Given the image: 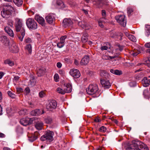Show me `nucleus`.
<instances>
[{
  "instance_id": "f257e3e1",
  "label": "nucleus",
  "mask_w": 150,
  "mask_h": 150,
  "mask_svg": "<svg viewBox=\"0 0 150 150\" xmlns=\"http://www.w3.org/2000/svg\"><path fill=\"white\" fill-rule=\"evenodd\" d=\"M15 30L17 32H20L17 33V36L19 40L21 42L22 41L25 35V30L23 27L22 21L20 19H17L16 21Z\"/></svg>"
},
{
  "instance_id": "f03ea898",
  "label": "nucleus",
  "mask_w": 150,
  "mask_h": 150,
  "mask_svg": "<svg viewBox=\"0 0 150 150\" xmlns=\"http://www.w3.org/2000/svg\"><path fill=\"white\" fill-rule=\"evenodd\" d=\"M126 150H149L147 146L140 141H133Z\"/></svg>"
},
{
  "instance_id": "72a5a7b5",
  "label": "nucleus",
  "mask_w": 150,
  "mask_h": 150,
  "mask_svg": "<svg viewBox=\"0 0 150 150\" xmlns=\"http://www.w3.org/2000/svg\"><path fill=\"white\" fill-rule=\"evenodd\" d=\"M43 124L42 122L37 123L35 125L36 128L38 130H41L42 129Z\"/></svg>"
},
{
  "instance_id": "69168bd1",
  "label": "nucleus",
  "mask_w": 150,
  "mask_h": 150,
  "mask_svg": "<svg viewBox=\"0 0 150 150\" xmlns=\"http://www.w3.org/2000/svg\"><path fill=\"white\" fill-rule=\"evenodd\" d=\"M129 84L131 86H134L136 85V83L134 82H130Z\"/></svg>"
},
{
  "instance_id": "37998d69",
  "label": "nucleus",
  "mask_w": 150,
  "mask_h": 150,
  "mask_svg": "<svg viewBox=\"0 0 150 150\" xmlns=\"http://www.w3.org/2000/svg\"><path fill=\"white\" fill-rule=\"evenodd\" d=\"M67 36L66 35H64L62 36L60 38V42L64 44L65 39L67 38Z\"/></svg>"
},
{
  "instance_id": "774afa93",
  "label": "nucleus",
  "mask_w": 150,
  "mask_h": 150,
  "mask_svg": "<svg viewBox=\"0 0 150 150\" xmlns=\"http://www.w3.org/2000/svg\"><path fill=\"white\" fill-rule=\"evenodd\" d=\"M144 46L147 48H150V42L146 43Z\"/></svg>"
},
{
  "instance_id": "a211bd4d",
  "label": "nucleus",
  "mask_w": 150,
  "mask_h": 150,
  "mask_svg": "<svg viewBox=\"0 0 150 150\" xmlns=\"http://www.w3.org/2000/svg\"><path fill=\"white\" fill-rule=\"evenodd\" d=\"M10 51L13 53H17L19 51V49L15 42H13L11 45Z\"/></svg>"
},
{
  "instance_id": "052dcab7",
  "label": "nucleus",
  "mask_w": 150,
  "mask_h": 150,
  "mask_svg": "<svg viewBox=\"0 0 150 150\" xmlns=\"http://www.w3.org/2000/svg\"><path fill=\"white\" fill-rule=\"evenodd\" d=\"M127 13L129 14H130L131 13L133 12V10L132 8H128L127 9Z\"/></svg>"
},
{
  "instance_id": "c85d7f7f",
  "label": "nucleus",
  "mask_w": 150,
  "mask_h": 150,
  "mask_svg": "<svg viewBox=\"0 0 150 150\" xmlns=\"http://www.w3.org/2000/svg\"><path fill=\"white\" fill-rule=\"evenodd\" d=\"M45 122L48 124H51L53 122L52 118L50 117H47L45 119Z\"/></svg>"
},
{
  "instance_id": "e2e57ef3",
  "label": "nucleus",
  "mask_w": 150,
  "mask_h": 150,
  "mask_svg": "<svg viewBox=\"0 0 150 150\" xmlns=\"http://www.w3.org/2000/svg\"><path fill=\"white\" fill-rule=\"evenodd\" d=\"M28 13L29 15L30 16H31L32 15H33L34 14V12H33V11H32L31 10H30L28 11Z\"/></svg>"
},
{
  "instance_id": "6ab92c4d",
  "label": "nucleus",
  "mask_w": 150,
  "mask_h": 150,
  "mask_svg": "<svg viewBox=\"0 0 150 150\" xmlns=\"http://www.w3.org/2000/svg\"><path fill=\"white\" fill-rule=\"evenodd\" d=\"M89 59V57L88 56H85L80 61V64L81 65H86L88 63Z\"/></svg>"
},
{
  "instance_id": "c756f323",
  "label": "nucleus",
  "mask_w": 150,
  "mask_h": 150,
  "mask_svg": "<svg viewBox=\"0 0 150 150\" xmlns=\"http://www.w3.org/2000/svg\"><path fill=\"white\" fill-rule=\"evenodd\" d=\"M143 95L145 98H147L150 97V93L148 89H145L143 91Z\"/></svg>"
},
{
  "instance_id": "de8ad7c7",
  "label": "nucleus",
  "mask_w": 150,
  "mask_h": 150,
  "mask_svg": "<svg viewBox=\"0 0 150 150\" xmlns=\"http://www.w3.org/2000/svg\"><path fill=\"white\" fill-rule=\"evenodd\" d=\"M84 27L83 28L85 29V30H88L90 29L91 28V26L89 25L88 24L85 23L84 25Z\"/></svg>"
},
{
  "instance_id": "864d4df0",
  "label": "nucleus",
  "mask_w": 150,
  "mask_h": 150,
  "mask_svg": "<svg viewBox=\"0 0 150 150\" xmlns=\"http://www.w3.org/2000/svg\"><path fill=\"white\" fill-rule=\"evenodd\" d=\"M100 49L102 51L107 50L108 49V47L106 46H101Z\"/></svg>"
},
{
  "instance_id": "6e6d98bb",
  "label": "nucleus",
  "mask_w": 150,
  "mask_h": 150,
  "mask_svg": "<svg viewBox=\"0 0 150 150\" xmlns=\"http://www.w3.org/2000/svg\"><path fill=\"white\" fill-rule=\"evenodd\" d=\"M85 23L84 22H79L78 23V25L79 26L81 27L82 28H83L84 27V25Z\"/></svg>"
},
{
  "instance_id": "2eb2a0df",
  "label": "nucleus",
  "mask_w": 150,
  "mask_h": 150,
  "mask_svg": "<svg viewBox=\"0 0 150 150\" xmlns=\"http://www.w3.org/2000/svg\"><path fill=\"white\" fill-rule=\"evenodd\" d=\"M35 19L41 24L42 26H44L45 25V20L42 17L39 15H36L35 17Z\"/></svg>"
},
{
  "instance_id": "79ce46f5",
  "label": "nucleus",
  "mask_w": 150,
  "mask_h": 150,
  "mask_svg": "<svg viewBox=\"0 0 150 150\" xmlns=\"http://www.w3.org/2000/svg\"><path fill=\"white\" fill-rule=\"evenodd\" d=\"M105 20H102V21H100V19L99 20V21H98V24L99 26L101 28H103L104 27V25L103 24V23H104L105 22Z\"/></svg>"
},
{
  "instance_id": "473e14b6",
  "label": "nucleus",
  "mask_w": 150,
  "mask_h": 150,
  "mask_svg": "<svg viewBox=\"0 0 150 150\" xmlns=\"http://www.w3.org/2000/svg\"><path fill=\"white\" fill-rule=\"evenodd\" d=\"M16 9L12 7L11 6H10V15L11 16H14L16 15L15 13Z\"/></svg>"
},
{
  "instance_id": "c03bdc74",
  "label": "nucleus",
  "mask_w": 150,
  "mask_h": 150,
  "mask_svg": "<svg viewBox=\"0 0 150 150\" xmlns=\"http://www.w3.org/2000/svg\"><path fill=\"white\" fill-rule=\"evenodd\" d=\"M45 95V92L43 91H41L39 93V96L41 98H43Z\"/></svg>"
},
{
  "instance_id": "39448f33",
  "label": "nucleus",
  "mask_w": 150,
  "mask_h": 150,
  "mask_svg": "<svg viewBox=\"0 0 150 150\" xmlns=\"http://www.w3.org/2000/svg\"><path fill=\"white\" fill-rule=\"evenodd\" d=\"M26 24L28 28L30 30H34L37 28V24L34 19L28 18L27 19Z\"/></svg>"
},
{
  "instance_id": "58836bf2",
  "label": "nucleus",
  "mask_w": 150,
  "mask_h": 150,
  "mask_svg": "<svg viewBox=\"0 0 150 150\" xmlns=\"http://www.w3.org/2000/svg\"><path fill=\"white\" fill-rule=\"evenodd\" d=\"M107 130V128L104 126H102L99 129V131L102 133H104Z\"/></svg>"
},
{
  "instance_id": "a878e982",
  "label": "nucleus",
  "mask_w": 150,
  "mask_h": 150,
  "mask_svg": "<svg viewBox=\"0 0 150 150\" xmlns=\"http://www.w3.org/2000/svg\"><path fill=\"white\" fill-rule=\"evenodd\" d=\"M72 86L70 84H67L66 88H64L66 93H69L71 92L72 91Z\"/></svg>"
},
{
  "instance_id": "b1692460",
  "label": "nucleus",
  "mask_w": 150,
  "mask_h": 150,
  "mask_svg": "<svg viewBox=\"0 0 150 150\" xmlns=\"http://www.w3.org/2000/svg\"><path fill=\"white\" fill-rule=\"evenodd\" d=\"M100 75L103 78V79L104 78H108L109 76V75L108 73L104 70L101 71L100 72Z\"/></svg>"
},
{
  "instance_id": "20e7f679",
  "label": "nucleus",
  "mask_w": 150,
  "mask_h": 150,
  "mask_svg": "<svg viewBox=\"0 0 150 150\" xmlns=\"http://www.w3.org/2000/svg\"><path fill=\"white\" fill-rule=\"evenodd\" d=\"M54 134L52 131L50 130L46 131L45 134L41 137L40 139L42 141H46L48 143H49L53 140Z\"/></svg>"
},
{
  "instance_id": "f8f14e48",
  "label": "nucleus",
  "mask_w": 150,
  "mask_h": 150,
  "mask_svg": "<svg viewBox=\"0 0 150 150\" xmlns=\"http://www.w3.org/2000/svg\"><path fill=\"white\" fill-rule=\"evenodd\" d=\"M70 75L75 78H78L81 75L79 71L77 69H71L69 71Z\"/></svg>"
},
{
  "instance_id": "4be33fe9",
  "label": "nucleus",
  "mask_w": 150,
  "mask_h": 150,
  "mask_svg": "<svg viewBox=\"0 0 150 150\" xmlns=\"http://www.w3.org/2000/svg\"><path fill=\"white\" fill-rule=\"evenodd\" d=\"M37 74L39 76H41L44 75L46 72V69L44 67L39 68L37 70Z\"/></svg>"
},
{
  "instance_id": "bf43d9fd",
  "label": "nucleus",
  "mask_w": 150,
  "mask_h": 150,
  "mask_svg": "<svg viewBox=\"0 0 150 150\" xmlns=\"http://www.w3.org/2000/svg\"><path fill=\"white\" fill-rule=\"evenodd\" d=\"M16 90L17 92L19 93L22 92L23 91V89L20 87L17 88Z\"/></svg>"
},
{
  "instance_id": "9b49d317",
  "label": "nucleus",
  "mask_w": 150,
  "mask_h": 150,
  "mask_svg": "<svg viewBox=\"0 0 150 150\" xmlns=\"http://www.w3.org/2000/svg\"><path fill=\"white\" fill-rule=\"evenodd\" d=\"M95 3H94V4L96 5L98 8L101 7L103 4L106 5L109 4L108 0H95Z\"/></svg>"
},
{
  "instance_id": "5fc2aeb1",
  "label": "nucleus",
  "mask_w": 150,
  "mask_h": 150,
  "mask_svg": "<svg viewBox=\"0 0 150 150\" xmlns=\"http://www.w3.org/2000/svg\"><path fill=\"white\" fill-rule=\"evenodd\" d=\"M4 30L5 32L8 35L9 34V27L8 26H6L5 27Z\"/></svg>"
},
{
  "instance_id": "e433bc0d",
  "label": "nucleus",
  "mask_w": 150,
  "mask_h": 150,
  "mask_svg": "<svg viewBox=\"0 0 150 150\" xmlns=\"http://www.w3.org/2000/svg\"><path fill=\"white\" fill-rule=\"evenodd\" d=\"M16 131L18 134H22L23 132V128L20 127L18 126L16 128Z\"/></svg>"
},
{
  "instance_id": "423d86ee",
  "label": "nucleus",
  "mask_w": 150,
  "mask_h": 150,
  "mask_svg": "<svg viewBox=\"0 0 150 150\" xmlns=\"http://www.w3.org/2000/svg\"><path fill=\"white\" fill-rule=\"evenodd\" d=\"M37 119V118L34 117L31 118L26 117L21 119L20 122L23 125L26 126L31 124L33 122H35V120H36Z\"/></svg>"
},
{
  "instance_id": "3c124183",
  "label": "nucleus",
  "mask_w": 150,
  "mask_h": 150,
  "mask_svg": "<svg viewBox=\"0 0 150 150\" xmlns=\"http://www.w3.org/2000/svg\"><path fill=\"white\" fill-rule=\"evenodd\" d=\"M122 74L121 71L118 70H115V74L117 75H120Z\"/></svg>"
},
{
  "instance_id": "1a4fd4ad",
  "label": "nucleus",
  "mask_w": 150,
  "mask_h": 150,
  "mask_svg": "<svg viewBox=\"0 0 150 150\" xmlns=\"http://www.w3.org/2000/svg\"><path fill=\"white\" fill-rule=\"evenodd\" d=\"M57 105V103L56 100H52L46 105L47 109L49 110H52L55 109Z\"/></svg>"
},
{
  "instance_id": "4d7b16f0",
  "label": "nucleus",
  "mask_w": 150,
  "mask_h": 150,
  "mask_svg": "<svg viewBox=\"0 0 150 150\" xmlns=\"http://www.w3.org/2000/svg\"><path fill=\"white\" fill-rule=\"evenodd\" d=\"M117 35V34L116 33L111 32L110 33V36L112 38H115Z\"/></svg>"
},
{
  "instance_id": "bb28decb",
  "label": "nucleus",
  "mask_w": 150,
  "mask_h": 150,
  "mask_svg": "<svg viewBox=\"0 0 150 150\" xmlns=\"http://www.w3.org/2000/svg\"><path fill=\"white\" fill-rule=\"evenodd\" d=\"M116 57V56L115 55L114 56H109L108 55H107L105 54H104L103 55L102 58L104 60H109L110 59H114Z\"/></svg>"
},
{
  "instance_id": "7c9ffc66",
  "label": "nucleus",
  "mask_w": 150,
  "mask_h": 150,
  "mask_svg": "<svg viewBox=\"0 0 150 150\" xmlns=\"http://www.w3.org/2000/svg\"><path fill=\"white\" fill-rule=\"evenodd\" d=\"M25 50L27 51L28 53L31 54L32 52V47L30 44L27 45L25 47Z\"/></svg>"
},
{
  "instance_id": "6e6552de",
  "label": "nucleus",
  "mask_w": 150,
  "mask_h": 150,
  "mask_svg": "<svg viewBox=\"0 0 150 150\" xmlns=\"http://www.w3.org/2000/svg\"><path fill=\"white\" fill-rule=\"evenodd\" d=\"M115 19L118 23L122 26L125 27L126 25V21L125 20V16L123 15H118L115 16Z\"/></svg>"
},
{
  "instance_id": "49530a36",
  "label": "nucleus",
  "mask_w": 150,
  "mask_h": 150,
  "mask_svg": "<svg viewBox=\"0 0 150 150\" xmlns=\"http://www.w3.org/2000/svg\"><path fill=\"white\" fill-rule=\"evenodd\" d=\"M140 53V52L137 50H134L132 53V55L134 56H136Z\"/></svg>"
},
{
  "instance_id": "0eeeda50",
  "label": "nucleus",
  "mask_w": 150,
  "mask_h": 150,
  "mask_svg": "<svg viewBox=\"0 0 150 150\" xmlns=\"http://www.w3.org/2000/svg\"><path fill=\"white\" fill-rule=\"evenodd\" d=\"M1 13L2 16L6 19L9 17V5H4L3 6V9L1 11Z\"/></svg>"
},
{
  "instance_id": "a18cd8bd",
  "label": "nucleus",
  "mask_w": 150,
  "mask_h": 150,
  "mask_svg": "<svg viewBox=\"0 0 150 150\" xmlns=\"http://www.w3.org/2000/svg\"><path fill=\"white\" fill-rule=\"evenodd\" d=\"M69 5L72 7H75L78 4L75 2L70 1L69 3Z\"/></svg>"
},
{
  "instance_id": "4c0bfd02",
  "label": "nucleus",
  "mask_w": 150,
  "mask_h": 150,
  "mask_svg": "<svg viewBox=\"0 0 150 150\" xmlns=\"http://www.w3.org/2000/svg\"><path fill=\"white\" fill-rule=\"evenodd\" d=\"M57 91L59 94H64L66 93L64 89L63 90L60 88H58L57 89Z\"/></svg>"
},
{
  "instance_id": "dca6fc26",
  "label": "nucleus",
  "mask_w": 150,
  "mask_h": 150,
  "mask_svg": "<svg viewBox=\"0 0 150 150\" xmlns=\"http://www.w3.org/2000/svg\"><path fill=\"white\" fill-rule=\"evenodd\" d=\"M44 111L42 109H36L32 111L31 112V114L35 116L40 115L44 113Z\"/></svg>"
},
{
  "instance_id": "412c9836",
  "label": "nucleus",
  "mask_w": 150,
  "mask_h": 150,
  "mask_svg": "<svg viewBox=\"0 0 150 150\" xmlns=\"http://www.w3.org/2000/svg\"><path fill=\"white\" fill-rule=\"evenodd\" d=\"M124 48V46L123 45L119 44H118L117 45L115 49L116 54L117 55L116 56V57H117V56L120 54V52L122 51Z\"/></svg>"
},
{
  "instance_id": "393cba45",
  "label": "nucleus",
  "mask_w": 150,
  "mask_h": 150,
  "mask_svg": "<svg viewBox=\"0 0 150 150\" xmlns=\"http://www.w3.org/2000/svg\"><path fill=\"white\" fill-rule=\"evenodd\" d=\"M145 34L147 37L150 35V25H146L145 26Z\"/></svg>"
},
{
  "instance_id": "7ed1b4c3",
  "label": "nucleus",
  "mask_w": 150,
  "mask_h": 150,
  "mask_svg": "<svg viewBox=\"0 0 150 150\" xmlns=\"http://www.w3.org/2000/svg\"><path fill=\"white\" fill-rule=\"evenodd\" d=\"M86 91L88 94L89 95L96 94V97H98L100 93L98 91V86L95 84H90L86 89Z\"/></svg>"
},
{
  "instance_id": "aec40b11",
  "label": "nucleus",
  "mask_w": 150,
  "mask_h": 150,
  "mask_svg": "<svg viewBox=\"0 0 150 150\" xmlns=\"http://www.w3.org/2000/svg\"><path fill=\"white\" fill-rule=\"evenodd\" d=\"M1 42L6 46H8L9 44V40L8 38H7L6 36L3 35L1 36L0 37Z\"/></svg>"
},
{
  "instance_id": "13d9d810",
  "label": "nucleus",
  "mask_w": 150,
  "mask_h": 150,
  "mask_svg": "<svg viewBox=\"0 0 150 150\" xmlns=\"http://www.w3.org/2000/svg\"><path fill=\"white\" fill-rule=\"evenodd\" d=\"M10 97L13 99H16V95L10 91Z\"/></svg>"
},
{
  "instance_id": "ddd939ff",
  "label": "nucleus",
  "mask_w": 150,
  "mask_h": 150,
  "mask_svg": "<svg viewBox=\"0 0 150 150\" xmlns=\"http://www.w3.org/2000/svg\"><path fill=\"white\" fill-rule=\"evenodd\" d=\"M39 136V133L37 132H35L33 134L28 135V140L30 142H33L36 140Z\"/></svg>"
},
{
  "instance_id": "a19ab883",
  "label": "nucleus",
  "mask_w": 150,
  "mask_h": 150,
  "mask_svg": "<svg viewBox=\"0 0 150 150\" xmlns=\"http://www.w3.org/2000/svg\"><path fill=\"white\" fill-rule=\"evenodd\" d=\"M144 64L147 66L149 67L150 65V57L147 58L144 62Z\"/></svg>"
},
{
  "instance_id": "338daca9",
  "label": "nucleus",
  "mask_w": 150,
  "mask_h": 150,
  "mask_svg": "<svg viewBox=\"0 0 150 150\" xmlns=\"http://www.w3.org/2000/svg\"><path fill=\"white\" fill-rule=\"evenodd\" d=\"M14 36V33L12 30L10 29V37H13Z\"/></svg>"
},
{
  "instance_id": "f3484780",
  "label": "nucleus",
  "mask_w": 150,
  "mask_h": 150,
  "mask_svg": "<svg viewBox=\"0 0 150 150\" xmlns=\"http://www.w3.org/2000/svg\"><path fill=\"white\" fill-rule=\"evenodd\" d=\"M47 22L50 24L53 23L54 22L55 19L54 16L52 14H49L45 17Z\"/></svg>"
},
{
  "instance_id": "603ef678",
  "label": "nucleus",
  "mask_w": 150,
  "mask_h": 150,
  "mask_svg": "<svg viewBox=\"0 0 150 150\" xmlns=\"http://www.w3.org/2000/svg\"><path fill=\"white\" fill-rule=\"evenodd\" d=\"M94 121L95 122H101V120L98 117H97L94 119Z\"/></svg>"
},
{
  "instance_id": "8fccbe9b",
  "label": "nucleus",
  "mask_w": 150,
  "mask_h": 150,
  "mask_svg": "<svg viewBox=\"0 0 150 150\" xmlns=\"http://www.w3.org/2000/svg\"><path fill=\"white\" fill-rule=\"evenodd\" d=\"M54 79L57 82L59 81V77L57 74H55L54 76Z\"/></svg>"
},
{
  "instance_id": "0e129e2a",
  "label": "nucleus",
  "mask_w": 150,
  "mask_h": 150,
  "mask_svg": "<svg viewBox=\"0 0 150 150\" xmlns=\"http://www.w3.org/2000/svg\"><path fill=\"white\" fill-rule=\"evenodd\" d=\"M31 40L30 38H28L25 40V43H28L31 42Z\"/></svg>"
},
{
  "instance_id": "4468645a",
  "label": "nucleus",
  "mask_w": 150,
  "mask_h": 150,
  "mask_svg": "<svg viewBox=\"0 0 150 150\" xmlns=\"http://www.w3.org/2000/svg\"><path fill=\"white\" fill-rule=\"evenodd\" d=\"M73 22L70 18H65L64 19L62 23V25L64 28L70 26L72 25Z\"/></svg>"
},
{
  "instance_id": "9d476101",
  "label": "nucleus",
  "mask_w": 150,
  "mask_h": 150,
  "mask_svg": "<svg viewBox=\"0 0 150 150\" xmlns=\"http://www.w3.org/2000/svg\"><path fill=\"white\" fill-rule=\"evenodd\" d=\"M100 83L102 86L105 89L109 88L111 86V84L109 80L105 79H100Z\"/></svg>"
},
{
  "instance_id": "f704fd0d",
  "label": "nucleus",
  "mask_w": 150,
  "mask_h": 150,
  "mask_svg": "<svg viewBox=\"0 0 150 150\" xmlns=\"http://www.w3.org/2000/svg\"><path fill=\"white\" fill-rule=\"evenodd\" d=\"M101 13L103 17L100 18V21H102V20L106 21V16L105 11L104 10H102L101 11Z\"/></svg>"
},
{
  "instance_id": "09e8293b",
  "label": "nucleus",
  "mask_w": 150,
  "mask_h": 150,
  "mask_svg": "<svg viewBox=\"0 0 150 150\" xmlns=\"http://www.w3.org/2000/svg\"><path fill=\"white\" fill-rule=\"evenodd\" d=\"M64 45V44L60 42H59L57 44V47L59 48H61Z\"/></svg>"
},
{
  "instance_id": "5701e85b",
  "label": "nucleus",
  "mask_w": 150,
  "mask_h": 150,
  "mask_svg": "<svg viewBox=\"0 0 150 150\" xmlns=\"http://www.w3.org/2000/svg\"><path fill=\"white\" fill-rule=\"evenodd\" d=\"M142 83L144 87H147L150 83V79H148L146 77H144L142 80Z\"/></svg>"
},
{
  "instance_id": "2f4dec72",
  "label": "nucleus",
  "mask_w": 150,
  "mask_h": 150,
  "mask_svg": "<svg viewBox=\"0 0 150 150\" xmlns=\"http://www.w3.org/2000/svg\"><path fill=\"white\" fill-rule=\"evenodd\" d=\"M13 2L18 6H21L23 3V0H13Z\"/></svg>"
},
{
  "instance_id": "ea45409f",
  "label": "nucleus",
  "mask_w": 150,
  "mask_h": 150,
  "mask_svg": "<svg viewBox=\"0 0 150 150\" xmlns=\"http://www.w3.org/2000/svg\"><path fill=\"white\" fill-rule=\"evenodd\" d=\"M128 38L130 40L133 42H135L136 41V39L135 36L131 34H130V35L129 36Z\"/></svg>"
},
{
  "instance_id": "cd10ccee",
  "label": "nucleus",
  "mask_w": 150,
  "mask_h": 150,
  "mask_svg": "<svg viewBox=\"0 0 150 150\" xmlns=\"http://www.w3.org/2000/svg\"><path fill=\"white\" fill-rule=\"evenodd\" d=\"M88 34L86 33H84L81 37V41L85 43L88 40Z\"/></svg>"
},
{
  "instance_id": "680f3d73",
  "label": "nucleus",
  "mask_w": 150,
  "mask_h": 150,
  "mask_svg": "<svg viewBox=\"0 0 150 150\" xmlns=\"http://www.w3.org/2000/svg\"><path fill=\"white\" fill-rule=\"evenodd\" d=\"M56 3L57 5H61L63 2L61 0H57Z\"/></svg>"
},
{
  "instance_id": "c9c22d12",
  "label": "nucleus",
  "mask_w": 150,
  "mask_h": 150,
  "mask_svg": "<svg viewBox=\"0 0 150 150\" xmlns=\"http://www.w3.org/2000/svg\"><path fill=\"white\" fill-rule=\"evenodd\" d=\"M28 113V111L26 109H22L20 110L18 113L20 115H25Z\"/></svg>"
}]
</instances>
